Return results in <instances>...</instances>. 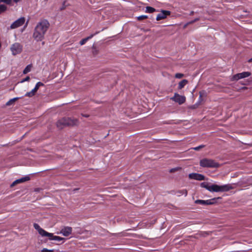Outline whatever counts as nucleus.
<instances>
[{"label":"nucleus","mask_w":252,"mask_h":252,"mask_svg":"<svg viewBox=\"0 0 252 252\" xmlns=\"http://www.w3.org/2000/svg\"><path fill=\"white\" fill-rule=\"evenodd\" d=\"M49 23L47 20L39 22L35 28L33 37L37 41H41L49 27Z\"/></svg>","instance_id":"obj_1"},{"label":"nucleus","mask_w":252,"mask_h":252,"mask_svg":"<svg viewBox=\"0 0 252 252\" xmlns=\"http://www.w3.org/2000/svg\"><path fill=\"white\" fill-rule=\"evenodd\" d=\"M200 186L211 192H224L228 191L232 189V187L229 185L219 186L216 184H213L210 186L209 183L207 182L201 183Z\"/></svg>","instance_id":"obj_2"},{"label":"nucleus","mask_w":252,"mask_h":252,"mask_svg":"<svg viewBox=\"0 0 252 252\" xmlns=\"http://www.w3.org/2000/svg\"><path fill=\"white\" fill-rule=\"evenodd\" d=\"M33 227L34 228L37 230L39 233V234L43 236V237H49V239L50 240H55V241H60L64 239L63 238L57 236H54L53 233H49L48 232H46L45 230H44L43 229L41 228L40 226L37 224L34 223L33 224Z\"/></svg>","instance_id":"obj_3"},{"label":"nucleus","mask_w":252,"mask_h":252,"mask_svg":"<svg viewBox=\"0 0 252 252\" xmlns=\"http://www.w3.org/2000/svg\"><path fill=\"white\" fill-rule=\"evenodd\" d=\"M199 163L202 167L218 168L220 166V164L215 160L207 158H204L200 160Z\"/></svg>","instance_id":"obj_4"},{"label":"nucleus","mask_w":252,"mask_h":252,"mask_svg":"<svg viewBox=\"0 0 252 252\" xmlns=\"http://www.w3.org/2000/svg\"><path fill=\"white\" fill-rule=\"evenodd\" d=\"M65 120L67 127H72L78 126L79 125V120L74 117H65Z\"/></svg>","instance_id":"obj_5"},{"label":"nucleus","mask_w":252,"mask_h":252,"mask_svg":"<svg viewBox=\"0 0 252 252\" xmlns=\"http://www.w3.org/2000/svg\"><path fill=\"white\" fill-rule=\"evenodd\" d=\"M221 198V197H219L207 200H196L195 201V203L204 205H213L216 203L217 200L220 199Z\"/></svg>","instance_id":"obj_6"},{"label":"nucleus","mask_w":252,"mask_h":252,"mask_svg":"<svg viewBox=\"0 0 252 252\" xmlns=\"http://www.w3.org/2000/svg\"><path fill=\"white\" fill-rule=\"evenodd\" d=\"M10 49L12 54L16 55L22 52V46L19 43H15L11 46Z\"/></svg>","instance_id":"obj_7"},{"label":"nucleus","mask_w":252,"mask_h":252,"mask_svg":"<svg viewBox=\"0 0 252 252\" xmlns=\"http://www.w3.org/2000/svg\"><path fill=\"white\" fill-rule=\"evenodd\" d=\"M251 73L250 72H243L240 73H237L233 75L232 77V81H237L240 79L244 78L250 76Z\"/></svg>","instance_id":"obj_8"},{"label":"nucleus","mask_w":252,"mask_h":252,"mask_svg":"<svg viewBox=\"0 0 252 252\" xmlns=\"http://www.w3.org/2000/svg\"><path fill=\"white\" fill-rule=\"evenodd\" d=\"M56 126L60 130L63 129L64 127H67L65 117L59 119L56 123Z\"/></svg>","instance_id":"obj_9"},{"label":"nucleus","mask_w":252,"mask_h":252,"mask_svg":"<svg viewBox=\"0 0 252 252\" xmlns=\"http://www.w3.org/2000/svg\"><path fill=\"white\" fill-rule=\"evenodd\" d=\"M171 99L178 103L179 104H182L185 102L186 97L184 96L180 95L177 93H175L174 96L171 97Z\"/></svg>","instance_id":"obj_10"},{"label":"nucleus","mask_w":252,"mask_h":252,"mask_svg":"<svg viewBox=\"0 0 252 252\" xmlns=\"http://www.w3.org/2000/svg\"><path fill=\"white\" fill-rule=\"evenodd\" d=\"M25 22L24 17H21L14 22H13L10 26L11 29H15L23 25Z\"/></svg>","instance_id":"obj_11"},{"label":"nucleus","mask_w":252,"mask_h":252,"mask_svg":"<svg viewBox=\"0 0 252 252\" xmlns=\"http://www.w3.org/2000/svg\"><path fill=\"white\" fill-rule=\"evenodd\" d=\"M171 14V12L168 10H161L156 18L157 21H159L165 19L167 16Z\"/></svg>","instance_id":"obj_12"},{"label":"nucleus","mask_w":252,"mask_h":252,"mask_svg":"<svg viewBox=\"0 0 252 252\" xmlns=\"http://www.w3.org/2000/svg\"><path fill=\"white\" fill-rule=\"evenodd\" d=\"M189 179H194L198 181H202L205 179V176L202 174L198 173H190L189 175Z\"/></svg>","instance_id":"obj_13"},{"label":"nucleus","mask_w":252,"mask_h":252,"mask_svg":"<svg viewBox=\"0 0 252 252\" xmlns=\"http://www.w3.org/2000/svg\"><path fill=\"white\" fill-rule=\"evenodd\" d=\"M30 180V178L29 176H26V177H23L21 179H17V180H15V181H14L10 185V187L13 188V187H14L16 185H17L18 184H20V183H23V182H24L26 181H28Z\"/></svg>","instance_id":"obj_14"},{"label":"nucleus","mask_w":252,"mask_h":252,"mask_svg":"<svg viewBox=\"0 0 252 252\" xmlns=\"http://www.w3.org/2000/svg\"><path fill=\"white\" fill-rule=\"evenodd\" d=\"M72 232V228L69 226L64 227L61 230V233L64 236H69Z\"/></svg>","instance_id":"obj_15"},{"label":"nucleus","mask_w":252,"mask_h":252,"mask_svg":"<svg viewBox=\"0 0 252 252\" xmlns=\"http://www.w3.org/2000/svg\"><path fill=\"white\" fill-rule=\"evenodd\" d=\"M99 32H96L94 34H91L90 36H88L86 38H83L80 41V44L81 45H84L87 41H88L89 39L92 38L95 34H96L98 33Z\"/></svg>","instance_id":"obj_16"},{"label":"nucleus","mask_w":252,"mask_h":252,"mask_svg":"<svg viewBox=\"0 0 252 252\" xmlns=\"http://www.w3.org/2000/svg\"><path fill=\"white\" fill-rule=\"evenodd\" d=\"M188 83V81L187 79H183L181 82H179L178 85V89L181 90L184 87V86L187 85Z\"/></svg>","instance_id":"obj_17"},{"label":"nucleus","mask_w":252,"mask_h":252,"mask_svg":"<svg viewBox=\"0 0 252 252\" xmlns=\"http://www.w3.org/2000/svg\"><path fill=\"white\" fill-rule=\"evenodd\" d=\"M156 11V9L152 7H151V6H147L146 7V11L145 12H147V13H152L154 12H155Z\"/></svg>","instance_id":"obj_18"},{"label":"nucleus","mask_w":252,"mask_h":252,"mask_svg":"<svg viewBox=\"0 0 252 252\" xmlns=\"http://www.w3.org/2000/svg\"><path fill=\"white\" fill-rule=\"evenodd\" d=\"M20 98V97H15L14 98L11 99L9 100L6 103V106H9L10 105H12L15 102L16 100H18Z\"/></svg>","instance_id":"obj_19"},{"label":"nucleus","mask_w":252,"mask_h":252,"mask_svg":"<svg viewBox=\"0 0 252 252\" xmlns=\"http://www.w3.org/2000/svg\"><path fill=\"white\" fill-rule=\"evenodd\" d=\"M99 53V50L96 48V47L93 45L92 46V53L94 56L97 55Z\"/></svg>","instance_id":"obj_20"},{"label":"nucleus","mask_w":252,"mask_h":252,"mask_svg":"<svg viewBox=\"0 0 252 252\" xmlns=\"http://www.w3.org/2000/svg\"><path fill=\"white\" fill-rule=\"evenodd\" d=\"M32 67V65L31 64L28 65L23 70V73L25 74L30 72L31 70Z\"/></svg>","instance_id":"obj_21"},{"label":"nucleus","mask_w":252,"mask_h":252,"mask_svg":"<svg viewBox=\"0 0 252 252\" xmlns=\"http://www.w3.org/2000/svg\"><path fill=\"white\" fill-rule=\"evenodd\" d=\"M44 86V84L42 83V82H38L35 85L34 88L33 89V91H35V92H37V91L38 90L39 88L40 87V86Z\"/></svg>","instance_id":"obj_22"},{"label":"nucleus","mask_w":252,"mask_h":252,"mask_svg":"<svg viewBox=\"0 0 252 252\" xmlns=\"http://www.w3.org/2000/svg\"><path fill=\"white\" fill-rule=\"evenodd\" d=\"M7 9V6L4 4H0V14L4 12Z\"/></svg>","instance_id":"obj_23"},{"label":"nucleus","mask_w":252,"mask_h":252,"mask_svg":"<svg viewBox=\"0 0 252 252\" xmlns=\"http://www.w3.org/2000/svg\"><path fill=\"white\" fill-rule=\"evenodd\" d=\"M35 93L36 92L35 91H34L33 89L31 92L27 93L25 94V96H29V97H32L35 94Z\"/></svg>","instance_id":"obj_24"},{"label":"nucleus","mask_w":252,"mask_h":252,"mask_svg":"<svg viewBox=\"0 0 252 252\" xmlns=\"http://www.w3.org/2000/svg\"><path fill=\"white\" fill-rule=\"evenodd\" d=\"M182 169V168L180 167H177L176 168H172L170 170L169 172L170 173H174L176 171L181 170Z\"/></svg>","instance_id":"obj_25"},{"label":"nucleus","mask_w":252,"mask_h":252,"mask_svg":"<svg viewBox=\"0 0 252 252\" xmlns=\"http://www.w3.org/2000/svg\"><path fill=\"white\" fill-rule=\"evenodd\" d=\"M147 18H148V16L147 15H141V16H138L137 17V19L138 21H141V20H143L144 19H146Z\"/></svg>","instance_id":"obj_26"},{"label":"nucleus","mask_w":252,"mask_h":252,"mask_svg":"<svg viewBox=\"0 0 252 252\" xmlns=\"http://www.w3.org/2000/svg\"><path fill=\"white\" fill-rule=\"evenodd\" d=\"M205 147V146L204 145H201L198 147L193 148L192 149L195 151H198V150H200L201 149L204 148Z\"/></svg>","instance_id":"obj_27"},{"label":"nucleus","mask_w":252,"mask_h":252,"mask_svg":"<svg viewBox=\"0 0 252 252\" xmlns=\"http://www.w3.org/2000/svg\"><path fill=\"white\" fill-rule=\"evenodd\" d=\"M11 1V0H0V2H4L7 4H10Z\"/></svg>","instance_id":"obj_28"},{"label":"nucleus","mask_w":252,"mask_h":252,"mask_svg":"<svg viewBox=\"0 0 252 252\" xmlns=\"http://www.w3.org/2000/svg\"><path fill=\"white\" fill-rule=\"evenodd\" d=\"M41 252H54V250H48L46 248H44L41 251Z\"/></svg>","instance_id":"obj_29"},{"label":"nucleus","mask_w":252,"mask_h":252,"mask_svg":"<svg viewBox=\"0 0 252 252\" xmlns=\"http://www.w3.org/2000/svg\"><path fill=\"white\" fill-rule=\"evenodd\" d=\"M184 74L182 73H178L175 74V77L177 78H181L184 76Z\"/></svg>","instance_id":"obj_30"},{"label":"nucleus","mask_w":252,"mask_h":252,"mask_svg":"<svg viewBox=\"0 0 252 252\" xmlns=\"http://www.w3.org/2000/svg\"><path fill=\"white\" fill-rule=\"evenodd\" d=\"M203 101L202 99V93L201 92H199V102L198 105L200 104L201 102Z\"/></svg>","instance_id":"obj_31"},{"label":"nucleus","mask_w":252,"mask_h":252,"mask_svg":"<svg viewBox=\"0 0 252 252\" xmlns=\"http://www.w3.org/2000/svg\"><path fill=\"white\" fill-rule=\"evenodd\" d=\"M209 233L207 232H201L199 234V235L200 236H203V237H205L206 236V235H208Z\"/></svg>","instance_id":"obj_32"},{"label":"nucleus","mask_w":252,"mask_h":252,"mask_svg":"<svg viewBox=\"0 0 252 252\" xmlns=\"http://www.w3.org/2000/svg\"><path fill=\"white\" fill-rule=\"evenodd\" d=\"M30 79V78L29 76H27L25 79H24L21 82H24L25 81H28Z\"/></svg>","instance_id":"obj_33"},{"label":"nucleus","mask_w":252,"mask_h":252,"mask_svg":"<svg viewBox=\"0 0 252 252\" xmlns=\"http://www.w3.org/2000/svg\"><path fill=\"white\" fill-rule=\"evenodd\" d=\"M41 190H42L41 188H38L34 189V191L35 192H39Z\"/></svg>","instance_id":"obj_34"},{"label":"nucleus","mask_w":252,"mask_h":252,"mask_svg":"<svg viewBox=\"0 0 252 252\" xmlns=\"http://www.w3.org/2000/svg\"><path fill=\"white\" fill-rule=\"evenodd\" d=\"M198 20H199V18H196L194 20H193V21H191L189 22V24H193L195 22L197 21Z\"/></svg>","instance_id":"obj_35"},{"label":"nucleus","mask_w":252,"mask_h":252,"mask_svg":"<svg viewBox=\"0 0 252 252\" xmlns=\"http://www.w3.org/2000/svg\"><path fill=\"white\" fill-rule=\"evenodd\" d=\"M81 115L83 116V117H86V118H88L90 116L89 115H87V114H81Z\"/></svg>","instance_id":"obj_36"},{"label":"nucleus","mask_w":252,"mask_h":252,"mask_svg":"<svg viewBox=\"0 0 252 252\" xmlns=\"http://www.w3.org/2000/svg\"><path fill=\"white\" fill-rule=\"evenodd\" d=\"M193 14H194V11H191L190 12L189 15H193Z\"/></svg>","instance_id":"obj_37"},{"label":"nucleus","mask_w":252,"mask_h":252,"mask_svg":"<svg viewBox=\"0 0 252 252\" xmlns=\"http://www.w3.org/2000/svg\"><path fill=\"white\" fill-rule=\"evenodd\" d=\"M248 62L249 63H252V58L250 59L249 60H248Z\"/></svg>","instance_id":"obj_38"},{"label":"nucleus","mask_w":252,"mask_h":252,"mask_svg":"<svg viewBox=\"0 0 252 252\" xmlns=\"http://www.w3.org/2000/svg\"><path fill=\"white\" fill-rule=\"evenodd\" d=\"M184 191V193H185V195H187V190H185Z\"/></svg>","instance_id":"obj_39"},{"label":"nucleus","mask_w":252,"mask_h":252,"mask_svg":"<svg viewBox=\"0 0 252 252\" xmlns=\"http://www.w3.org/2000/svg\"><path fill=\"white\" fill-rule=\"evenodd\" d=\"M189 24H190L189 23V22L188 23L186 24L184 26V28H185L187 26V25H189Z\"/></svg>","instance_id":"obj_40"},{"label":"nucleus","mask_w":252,"mask_h":252,"mask_svg":"<svg viewBox=\"0 0 252 252\" xmlns=\"http://www.w3.org/2000/svg\"><path fill=\"white\" fill-rule=\"evenodd\" d=\"M14 2H18V1H19L20 0H13Z\"/></svg>","instance_id":"obj_41"},{"label":"nucleus","mask_w":252,"mask_h":252,"mask_svg":"<svg viewBox=\"0 0 252 252\" xmlns=\"http://www.w3.org/2000/svg\"><path fill=\"white\" fill-rule=\"evenodd\" d=\"M64 7H62V8H61V10H63V9H64Z\"/></svg>","instance_id":"obj_42"},{"label":"nucleus","mask_w":252,"mask_h":252,"mask_svg":"<svg viewBox=\"0 0 252 252\" xmlns=\"http://www.w3.org/2000/svg\"><path fill=\"white\" fill-rule=\"evenodd\" d=\"M78 190V189H73V191H76V190Z\"/></svg>","instance_id":"obj_43"},{"label":"nucleus","mask_w":252,"mask_h":252,"mask_svg":"<svg viewBox=\"0 0 252 252\" xmlns=\"http://www.w3.org/2000/svg\"><path fill=\"white\" fill-rule=\"evenodd\" d=\"M192 108H195V107L194 106H193V107H192Z\"/></svg>","instance_id":"obj_44"}]
</instances>
